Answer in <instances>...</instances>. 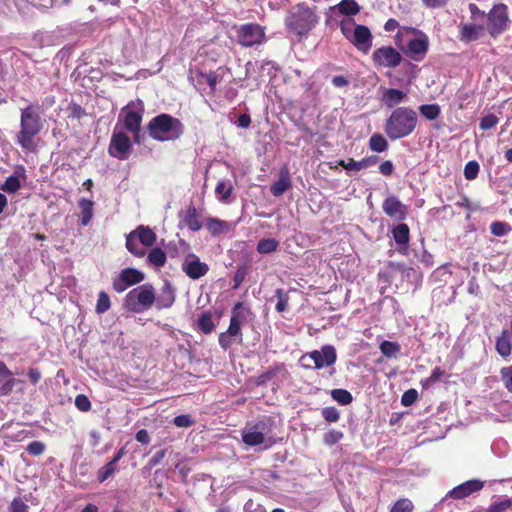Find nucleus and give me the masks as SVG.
<instances>
[{
  "label": "nucleus",
  "instance_id": "nucleus-1",
  "mask_svg": "<svg viewBox=\"0 0 512 512\" xmlns=\"http://www.w3.org/2000/svg\"><path fill=\"white\" fill-rule=\"evenodd\" d=\"M44 122L39 107L29 105L21 109L20 130L16 134V143L27 153L37 149L36 136L41 132Z\"/></svg>",
  "mask_w": 512,
  "mask_h": 512
},
{
  "label": "nucleus",
  "instance_id": "nucleus-2",
  "mask_svg": "<svg viewBox=\"0 0 512 512\" xmlns=\"http://www.w3.org/2000/svg\"><path fill=\"white\" fill-rule=\"evenodd\" d=\"M418 116L410 107H396L386 119L384 131L390 140H398L412 134L417 126Z\"/></svg>",
  "mask_w": 512,
  "mask_h": 512
},
{
  "label": "nucleus",
  "instance_id": "nucleus-3",
  "mask_svg": "<svg viewBox=\"0 0 512 512\" xmlns=\"http://www.w3.org/2000/svg\"><path fill=\"white\" fill-rule=\"evenodd\" d=\"M318 22L319 17L315 8H311L304 3L292 7L285 18L288 31L300 37H306Z\"/></svg>",
  "mask_w": 512,
  "mask_h": 512
},
{
  "label": "nucleus",
  "instance_id": "nucleus-4",
  "mask_svg": "<svg viewBox=\"0 0 512 512\" xmlns=\"http://www.w3.org/2000/svg\"><path fill=\"white\" fill-rule=\"evenodd\" d=\"M147 129L154 140L164 142L178 139L184 127L179 119L163 113L152 118Z\"/></svg>",
  "mask_w": 512,
  "mask_h": 512
},
{
  "label": "nucleus",
  "instance_id": "nucleus-5",
  "mask_svg": "<svg viewBox=\"0 0 512 512\" xmlns=\"http://www.w3.org/2000/svg\"><path fill=\"white\" fill-rule=\"evenodd\" d=\"M340 30L345 39L358 51L364 54H367L370 51L373 36L367 26L356 24L352 18H346L341 20Z\"/></svg>",
  "mask_w": 512,
  "mask_h": 512
},
{
  "label": "nucleus",
  "instance_id": "nucleus-6",
  "mask_svg": "<svg viewBox=\"0 0 512 512\" xmlns=\"http://www.w3.org/2000/svg\"><path fill=\"white\" fill-rule=\"evenodd\" d=\"M272 426L271 419H264L251 427L245 428L242 432L243 442L248 446L262 445L263 449L270 448L275 443Z\"/></svg>",
  "mask_w": 512,
  "mask_h": 512
},
{
  "label": "nucleus",
  "instance_id": "nucleus-7",
  "mask_svg": "<svg viewBox=\"0 0 512 512\" xmlns=\"http://www.w3.org/2000/svg\"><path fill=\"white\" fill-rule=\"evenodd\" d=\"M155 291L152 285L143 284L130 290L123 301V306L130 312L143 313L154 304Z\"/></svg>",
  "mask_w": 512,
  "mask_h": 512
},
{
  "label": "nucleus",
  "instance_id": "nucleus-8",
  "mask_svg": "<svg viewBox=\"0 0 512 512\" xmlns=\"http://www.w3.org/2000/svg\"><path fill=\"white\" fill-rule=\"evenodd\" d=\"M238 43L243 47H253L266 42L265 29L256 23L241 25L237 30Z\"/></svg>",
  "mask_w": 512,
  "mask_h": 512
},
{
  "label": "nucleus",
  "instance_id": "nucleus-9",
  "mask_svg": "<svg viewBox=\"0 0 512 512\" xmlns=\"http://www.w3.org/2000/svg\"><path fill=\"white\" fill-rule=\"evenodd\" d=\"M508 8L505 4L494 5L487 14V30L492 37L502 34L509 21Z\"/></svg>",
  "mask_w": 512,
  "mask_h": 512
},
{
  "label": "nucleus",
  "instance_id": "nucleus-10",
  "mask_svg": "<svg viewBox=\"0 0 512 512\" xmlns=\"http://www.w3.org/2000/svg\"><path fill=\"white\" fill-rule=\"evenodd\" d=\"M143 105L139 102L137 105L130 104L124 110V127L133 134L135 143H140L139 131L142 123Z\"/></svg>",
  "mask_w": 512,
  "mask_h": 512
},
{
  "label": "nucleus",
  "instance_id": "nucleus-11",
  "mask_svg": "<svg viewBox=\"0 0 512 512\" xmlns=\"http://www.w3.org/2000/svg\"><path fill=\"white\" fill-rule=\"evenodd\" d=\"M372 60L375 66L394 68L400 64L402 56L392 46H383L373 52Z\"/></svg>",
  "mask_w": 512,
  "mask_h": 512
},
{
  "label": "nucleus",
  "instance_id": "nucleus-12",
  "mask_svg": "<svg viewBox=\"0 0 512 512\" xmlns=\"http://www.w3.org/2000/svg\"><path fill=\"white\" fill-rule=\"evenodd\" d=\"M131 149V141L129 137L122 131H113L109 144V154L119 160H126L129 157Z\"/></svg>",
  "mask_w": 512,
  "mask_h": 512
},
{
  "label": "nucleus",
  "instance_id": "nucleus-13",
  "mask_svg": "<svg viewBox=\"0 0 512 512\" xmlns=\"http://www.w3.org/2000/svg\"><path fill=\"white\" fill-rule=\"evenodd\" d=\"M181 269L190 279L197 280L208 273L209 266L196 254L188 253L181 264Z\"/></svg>",
  "mask_w": 512,
  "mask_h": 512
},
{
  "label": "nucleus",
  "instance_id": "nucleus-14",
  "mask_svg": "<svg viewBox=\"0 0 512 512\" xmlns=\"http://www.w3.org/2000/svg\"><path fill=\"white\" fill-rule=\"evenodd\" d=\"M144 280V274L134 268H125L113 280V289L118 292H124L128 287L138 284Z\"/></svg>",
  "mask_w": 512,
  "mask_h": 512
},
{
  "label": "nucleus",
  "instance_id": "nucleus-15",
  "mask_svg": "<svg viewBox=\"0 0 512 512\" xmlns=\"http://www.w3.org/2000/svg\"><path fill=\"white\" fill-rule=\"evenodd\" d=\"M245 319L244 315V306L242 303L238 302L234 305L231 317H230V323L228 326V329L225 331L229 335L234 336L237 343L240 344L243 341V334H242V324Z\"/></svg>",
  "mask_w": 512,
  "mask_h": 512
},
{
  "label": "nucleus",
  "instance_id": "nucleus-16",
  "mask_svg": "<svg viewBox=\"0 0 512 512\" xmlns=\"http://www.w3.org/2000/svg\"><path fill=\"white\" fill-rule=\"evenodd\" d=\"M484 487V482L478 479L468 480L466 482L461 483L460 485L454 487L450 490L446 496L447 498H452L454 500H461L466 497H469L473 493L479 492Z\"/></svg>",
  "mask_w": 512,
  "mask_h": 512
},
{
  "label": "nucleus",
  "instance_id": "nucleus-17",
  "mask_svg": "<svg viewBox=\"0 0 512 512\" xmlns=\"http://www.w3.org/2000/svg\"><path fill=\"white\" fill-rule=\"evenodd\" d=\"M316 369L332 366L337 359L336 349L332 345H325L320 350H313L309 353Z\"/></svg>",
  "mask_w": 512,
  "mask_h": 512
},
{
  "label": "nucleus",
  "instance_id": "nucleus-18",
  "mask_svg": "<svg viewBox=\"0 0 512 512\" xmlns=\"http://www.w3.org/2000/svg\"><path fill=\"white\" fill-rule=\"evenodd\" d=\"M427 50L428 38L425 35H421L418 38L410 39L404 52L414 61H420L426 55Z\"/></svg>",
  "mask_w": 512,
  "mask_h": 512
},
{
  "label": "nucleus",
  "instance_id": "nucleus-19",
  "mask_svg": "<svg viewBox=\"0 0 512 512\" xmlns=\"http://www.w3.org/2000/svg\"><path fill=\"white\" fill-rule=\"evenodd\" d=\"M386 215L396 220H404L407 216V207L396 197H387L382 205Z\"/></svg>",
  "mask_w": 512,
  "mask_h": 512
},
{
  "label": "nucleus",
  "instance_id": "nucleus-20",
  "mask_svg": "<svg viewBox=\"0 0 512 512\" xmlns=\"http://www.w3.org/2000/svg\"><path fill=\"white\" fill-rule=\"evenodd\" d=\"M25 179L26 169L24 166L19 165L15 168L14 173L6 178L0 188L7 193H15L21 188V180Z\"/></svg>",
  "mask_w": 512,
  "mask_h": 512
},
{
  "label": "nucleus",
  "instance_id": "nucleus-21",
  "mask_svg": "<svg viewBox=\"0 0 512 512\" xmlns=\"http://www.w3.org/2000/svg\"><path fill=\"white\" fill-rule=\"evenodd\" d=\"M407 100V93L396 88L384 89L381 96L382 103L388 108L396 107L402 103L407 102Z\"/></svg>",
  "mask_w": 512,
  "mask_h": 512
},
{
  "label": "nucleus",
  "instance_id": "nucleus-22",
  "mask_svg": "<svg viewBox=\"0 0 512 512\" xmlns=\"http://www.w3.org/2000/svg\"><path fill=\"white\" fill-rule=\"evenodd\" d=\"M291 188V179L287 166H283L279 171V179L270 187L273 196L280 197Z\"/></svg>",
  "mask_w": 512,
  "mask_h": 512
},
{
  "label": "nucleus",
  "instance_id": "nucleus-23",
  "mask_svg": "<svg viewBox=\"0 0 512 512\" xmlns=\"http://www.w3.org/2000/svg\"><path fill=\"white\" fill-rule=\"evenodd\" d=\"M175 301V291L170 282L166 281L161 289L158 296L155 295V301L157 309L169 308Z\"/></svg>",
  "mask_w": 512,
  "mask_h": 512
},
{
  "label": "nucleus",
  "instance_id": "nucleus-24",
  "mask_svg": "<svg viewBox=\"0 0 512 512\" xmlns=\"http://www.w3.org/2000/svg\"><path fill=\"white\" fill-rule=\"evenodd\" d=\"M484 26L478 24H461L460 40L463 42H472L478 40L484 34Z\"/></svg>",
  "mask_w": 512,
  "mask_h": 512
},
{
  "label": "nucleus",
  "instance_id": "nucleus-25",
  "mask_svg": "<svg viewBox=\"0 0 512 512\" xmlns=\"http://www.w3.org/2000/svg\"><path fill=\"white\" fill-rule=\"evenodd\" d=\"M15 385V379L12 372L6 364L0 361V395L9 394Z\"/></svg>",
  "mask_w": 512,
  "mask_h": 512
},
{
  "label": "nucleus",
  "instance_id": "nucleus-26",
  "mask_svg": "<svg viewBox=\"0 0 512 512\" xmlns=\"http://www.w3.org/2000/svg\"><path fill=\"white\" fill-rule=\"evenodd\" d=\"M379 158L377 156H369L363 158L360 161H355L353 159H349L347 162L341 160L339 165L348 171H360L362 169L368 168L370 166L375 165L378 162Z\"/></svg>",
  "mask_w": 512,
  "mask_h": 512
},
{
  "label": "nucleus",
  "instance_id": "nucleus-27",
  "mask_svg": "<svg viewBox=\"0 0 512 512\" xmlns=\"http://www.w3.org/2000/svg\"><path fill=\"white\" fill-rule=\"evenodd\" d=\"M139 243L144 247H151L156 242V234L149 228L143 225L138 226L132 231Z\"/></svg>",
  "mask_w": 512,
  "mask_h": 512
},
{
  "label": "nucleus",
  "instance_id": "nucleus-28",
  "mask_svg": "<svg viewBox=\"0 0 512 512\" xmlns=\"http://www.w3.org/2000/svg\"><path fill=\"white\" fill-rule=\"evenodd\" d=\"M512 332L503 330L496 340V351L504 358L510 356L512 349Z\"/></svg>",
  "mask_w": 512,
  "mask_h": 512
},
{
  "label": "nucleus",
  "instance_id": "nucleus-29",
  "mask_svg": "<svg viewBox=\"0 0 512 512\" xmlns=\"http://www.w3.org/2000/svg\"><path fill=\"white\" fill-rule=\"evenodd\" d=\"M332 11H338L345 16H354L360 12V6L355 0H341L335 6L330 7Z\"/></svg>",
  "mask_w": 512,
  "mask_h": 512
},
{
  "label": "nucleus",
  "instance_id": "nucleus-30",
  "mask_svg": "<svg viewBox=\"0 0 512 512\" xmlns=\"http://www.w3.org/2000/svg\"><path fill=\"white\" fill-rule=\"evenodd\" d=\"M205 227L213 236L227 233L230 230L229 223L218 218H208Z\"/></svg>",
  "mask_w": 512,
  "mask_h": 512
},
{
  "label": "nucleus",
  "instance_id": "nucleus-31",
  "mask_svg": "<svg viewBox=\"0 0 512 512\" xmlns=\"http://www.w3.org/2000/svg\"><path fill=\"white\" fill-rule=\"evenodd\" d=\"M78 206L81 210L80 223L82 226H87L93 217V201L82 198L78 202Z\"/></svg>",
  "mask_w": 512,
  "mask_h": 512
},
{
  "label": "nucleus",
  "instance_id": "nucleus-32",
  "mask_svg": "<svg viewBox=\"0 0 512 512\" xmlns=\"http://www.w3.org/2000/svg\"><path fill=\"white\" fill-rule=\"evenodd\" d=\"M183 222L192 231H198L202 228V223L198 218V213L195 207H189L187 209Z\"/></svg>",
  "mask_w": 512,
  "mask_h": 512
},
{
  "label": "nucleus",
  "instance_id": "nucleus-33",
  "mask_svg": "<svg viewBox=\"0 0 512 512\" xmlns=\"http://www.w3.org/2000/svg\"><path fill=\"white\" fill-rule=\"evenodd\" d=\"M392 235L398 245L406 246L409 242V227L404 223H400L393 228Z\"/></svg>",
  "mask_w": 512,
  "mask_h": 512
},
{
  "label": "nucleus",
  "instance_id": "nucleus-34",
  "mask_svg": "<svg viewBox=\"0 0 512 512\" xmlns=\"http://www.w3.org/2000/svg\"><path fill=\"white\" fill-rule=\"evenodd\" d=\"M197 326L201 332L204 334H209L215 329V324L212 319V314L210 312H203L198 320Z\"/></svg>",
  "mask_w": 512,
  "mask_h": 512
},
{
  "label": "nucleus",
  "instance_id": "nucleus-35",
  "mask_svg": "<svg viewBox=\"0 0 512 512\" xmlns=\"http://www.w3.org/2000/svg\"><path fill=\"white\" fill-rule=\"evenodd\" d=\"M138 239L130 232L126 237V248L136 257H143L146 253L145 249L138 244Z\"/></svg>",
  "mask_w": 512,
  "mask_h": 512
},
{
  "label": "nucleus",
  "instance_id": "nucleus-36",
  "mask_svg": "<svg viewBox=\"0 0 512 512\" xmlns=\"http://www.w3.org/2000/svg\"><path fill=\"white\" fill-rule=\"evenodd\" d=\"M369 148L377 153L387 150L388 142L382 134L375 133L369 139Z\"/></svg>",
  "mask_w": 512,
  "mask_h": 512
},
{
  "label": "nucleus",
  "instance_id": "nucleus-37",
  "mask_svg": "<svg viewBox=\"0 0 512 512\" xmlns=\"http://www.w3.org/2000/svg\"><path fill=\"white\" fill-rule=\"evenodd\" d=\"M381 353L387 358H394L400 352V345L397 342L384 340L380 346Z\"/></svg>",
  "mask_w": 512,
  "mask_h": 512
},
{
  "label": "nucleus",
  "instance_id": "nucleus-38",
  "mask_svg": "<svg viewBox=\"0 0 512 512\" xmlns=\"http://www.w3.org/2000/svg\"><path fill=\"white\" fill-rule=\"evenodd\" d=\"M150 264L155 267H162L166 262V253L161 248H153L147 257Z\"/></svg>",
  "mask_w": 512,
  "mask_h": 512
},
{
  "label": "nucleus",
  "instance_id": "nucleus-39",
  "mask_svg": "<svg viewBox=\"0 0 512 512\" xmlns=\"http://www.w3.org/2000/svg\"><path fill=\"white\" fill-rule=\"evenodd\" d=\"M419 112L428 120H435L440 115V107L437 104H424L419 107Z\"/></svg>",
  "mask_w": 512,
  "mask_h": 512
},
{
  "label": "nucleus",
  "instance_id": "nucleus-40",
  "mask_svg": "<svg viewBox=\"0 0 512 512\" xmlns=\"http://www.w3.org/2000/svg\"><path fill=\"white\" fill-rule=\"evenodd\" d=\"M278 245V241L273 238L261 239L257 244V251L260 254H269L274 252Z\"/></svg>",
  "mask_w": 512,
  "mask_h": 512
},
{
  "label": "nucleus",
  "instance_id": "nucleus-41",
  "mask_svg": "<svg viewBox=\"0 0 512 512\" xmlns=\"http://www.w3.org/2000/svg\"><path fill=\"white\" fill-rule=\"evenodd\" d=\"M331 397L341 405H348L353 400L351 393L345 389H333Z\"/></svg>",
  "mask_w": 512,
  "mask_h": 512
},
{
  "label": "nucleus",
  "instance_id": "nucleus-42",
  "mask_svg": "<svg viewBox=\"0 0 512 512\" xmlns=\"http://www.w3.org/2000/svg\"><path fill=\"white\" fill-rule=\"evenodd\" d=\"M111 302L110 297L104 291L99 292L98 299L95 307V311L97 314H104L110 309Z\"/></svg>",
  "mask_w": 512,
  "mask_h": 512
},
{
  "label": "nucleus",
  "instance_id": "nucleus-43",
  "mask_svg": "<svg viewBox=\"0 0 512 512\" xmlns=\"http://www.w3.org/2000/svg\"><path fill=\"white\" fill-rule=\"evenodd\" d=\"M232 189H233V186L231 183L226 182V181H219L215 188V192H216L219 200L226 201L229 198V196L231 195Z\"/></svg>",
  "mask_w": 512,
  "mask_h": 512
},
{
  "label": "nucleus",
  "instance_id": "nucleus-44",
  "mask_svg": "<svg viewBox=\"0 0 512 512\" xmlns=\"http://www.w3.org/2000/svg\"><path fill=\"white\" fill-rule=\"evenodd\" d=\"M116 472V465L114 462L109 461L102 468L98 470L97 479L99 482H104Z\"/></svg>",
  "mask_w": 512,
  "mask_h": 512
},
{
  "label": "nucleus",
  "instance_id": "nucleus-45",
  "mask_svg": "<svg viewBox=\"0 0 512 512\" xmlns=\"http://www.w3.org/2000/svg\"><path fill=\"white\" fill-rule=\"evenodd\" d=\"M490 231L493 235L501 237L511 231V226L505 222L495 221L491 223Z\"/></svg>",
  "mask_w": 512,
  "mask_h": 512
},
{
  "label": "nucleus",
  "instance_id": "nucleus-46",
  "mask_svg": "<svg viewBox=\"0 0 512 512\" xmlns=\"http://www.w3.org/2000/svg\"><path fill=\"white\" fill-rule=\"evenodd\" d=\"M480 166L477 161L471 160L466 163L464 167V177L465 179L471 181L474 180L479 173Z\"/></svg>",
  "mask_w": 512,
  "mask_h": 512
},
{
  "label": "nucleus",
  "instance_id": "nucleus-47",
  "mask_svg": "<svg viewBox=\"0 0 512 512\" xmlns=\"http://www.w3.org/2000/svg\"><path fill=\"white\" fill-rule=\"evenodd\" d=\"M275 295L278 299V302L276 304V310L278 312H284L288 306V294L283 289H277L275 292Z\"/></svg>",
  "mask_w": 512,
  "mask_h": 512
},
{
  "label": "nucleus",
  "instance_id": "nucleus-48",
  "mask_svg": "<svg viewBox=\"0 0 512 512\" xmlns=\"http://www.w3.org/2000/svg\"><path fill=\"white\" fill-rule=\"evenodd\" d=\"M343 436V432L332 429L325 433L323 441L326 445L332 446L338 443L343 438Z\"/></svg>",
  "mask_w": 512,
  "mask_h": 512
},
{
  "label": "nucleus",
  "instance_id": "nucleus-49",
  "mask_svg": "<svg viewBox=\"0 0 512 512\" xmlns=\"http://www.w3.org/2000/svg\"><path fill=\"white\" fill-rule=\"evenodd\" d=\"M413 504L408 499L398 500L392 507L390 512H412Z\"/></svg>",
  "mask_w": 512,
  "mask_h": 512
},
{
  "label": "nucleus",
  "instance_id": "nucleus-50",
  "mask_svg": "<svg viewBox=\"0 0 512 512\" xmlns=\"http://www.w3.org/2000/svg\"><path fill=\"white\" fill-rule=\"evenodd\" d=\"M173 423L177 427L188 428L195 423V420L189 414H181L173 419Z\"/></svg>",
  "mask_w": 512,
  "mask_h": 512
},
{
  "label": "nucleus",
  "instance_id": "nucleus-51",
  "mask_svg": "<svg viewBox=\"0 0 512 512\" xmlns=\"http://www.w3.org/2000/svg\"><path fill=\"white\" fill-rule=\"evenodd\" d=\"M28 510L29 506L20 497L14 498L8 507L9 512H28Z\"/></svg>",
  "mask_w": 512,
  "mask_h": 512
},
{
  "label": "nucleus",
  "instance_id": "nucleus-52",
  "mask_svg": "<svg viewBox=\"0 0 512 512\" xmlns=\"http://www.w3.org/2000/svg\"><path fill=\"white\" fill-rule=\"evenodd\" d=\"M498 121L499 119L497 116H495L494 114H488L482 117L479 126L482 130H489L495 127Z\"/></svg>",
  "mask_w": 512,
  "mask_h": 512
},
{
  "label": "nucleus",
  "instance_id": "nucleus-53",
  "mask_svg": "<svg viewBox=\"0 0 512 512\" xmlns=\"http://www.w3.org/2000/svg\"><path fill=\"white\" fill-rule=\"evenodd\" d=\"M321 414L330 423L337 422L340 418V414L335 407H325L322 409Z\"/></svg>",
  "mask_w": 512,
  "mask_h": 512
},
{
  "label": "nucleus",
  "instance_id": "nucleus-54",
  "mask_svg": "<svg viewBox=\"0 0 512 512\" xmlns=\"http://www.w3.org/2000/svg\"><path fill=\"white\" fill-rule=\"evenodd\" d=\"M218 341H219L220 347L224 351H227L232 346L233 343H235V342L237 343L235 337L229 335L227 332L220 333Z\"/></svg>",
  "mask_w": 512,
  "mask_h": 512
},
{
  "label": "nucleus",
  "instance_id": "nucleus-55",
  "mask_svg": "<svg viewBox=\"0 0 512 512\" xmlns=\"http://www.w3.org/2000/svg\"><path fill=\"white\" fill-rule=\"evenodd\" d=\"M75 406L82 412H87L91 409V402L84 394H79L75 398Z\"/></svg>",
  "mask_w": 512,
  "mask_h": 512
},
{
  "label": "nucleus",
  "instance_id": "nucleus-56",
  "mask_svg": "<svg viewBox=\"0 0 512 512\" xmlns=\"http://www.w3.org/2000/svg\"><path fill=\"white\" fill-rule=\"evenodd\" d=\"M26 449L29 454L39 456L45 451V445L40 441H32L28 444Z\"/></svg>",
  "mask_w": 512,
  "mask_h": 512
},
{
  "label": "nucleus",
  "instance_id": "nucleus-57",
  "mask_svg": "<svg viewBox=\"0 0 512 512\" xmlns=\"http://www.w3.org/2000/svg\"><path fill=\"white\" fill-rule=\"evenodd\" d=\"M417 397L418 393L415 389L407 390L401 397V403L403 406H410L416 401Z\"/></svg>",
  "mask_w": 512,
  "mask_h": 512
},
{
  "label": "nucleus",
  "instance_id": "nucleus-58",
  "mask_svg": "<svg viewBox=\"0 0 512 512\" xmlns=\"http://www.w3.org/2000/svg\"><path fill=\"white\" fill-rule=\"evenodd\" d=\"M501 376L505 387L512 392V366L502 368Z\"/></svg>",
  "mask_w": 512,
  "mask_h": 512
},
{
  "label": "nucleus",
  "instance_id": "nucleus-59",
  "mask_svg": "<svg viewBox=\"0 0 512 512\" xmlns=\"http://www.w3.org/2000/svg\"><path fill=\"white\" fill-rule=\"evenodd\" d=\"M69 117L75 118V119H81L83 116L86 115L85 110L76 103H72L69 106Z\"/></svg>",
  "mask_w": 512,
  "mask_h": 512
},
{
  "label": "nucleus",
  "instance_id": "nucleus-60",
  "mask_svg": "<svg viewBox=\"0 0 512 512\" xmlns=\"http://www.w3.org/2000/svg\"><path fill=\"white\" fill-rule=\"evenodd\" d=\"M423 5L427 8L436 9L444 7L448 0H421Z\"/></svg>",
  "mask_w": 512,
  "mask_h": 512
},
{
  "label": "nucleus",
  "instance_id": "nucleus-61",
  "mask_svg": "<svg viewBox=\"0 0 512 512\" xmlns=\"http://www.w3.org/2000/svg\"><path fill=\"white\" fill-rule=\"evenodd\" d=\"M394 171L393 163L390 160L384 161L379 166V172L385 176H390Z\"/></svg>",
  "mask_w": 512,
  "mask_h": 512
},
{
  "label": "nucleus",
  "instance_id": "nucleus-62",
  "mask_svg": "<svg viewBox=\"0 0 512 512\" xmlns=\"http://www.w3.org/2000/svg\"><path fill=\"white\" fill-rule=\"evenodd\" d=\"M165 455H166V451L164 449L156 452L152 456V458L149 460V463H148L149 466L154 467V466L158 465L163 460Z\"/></svg>",
  "mask_w": 512,
  "mask_h": 512
},
{
  "label": "nucleus",
  "instance_id": "nucleus-63",
  "mask_svg": "<svg viewBox=\"0 0 512 512\" xmlns=\"http://www.w3.org/2000/svg\"><path fill=\"white\" fill-rule=\"evenodd\" d=\"M204 78L212 90H215L218 83V76L215 72H209L204 75Z\"/></svg>",
  "mask_w": 512,
  "mask_h": 512
},
{
  "label": "nucleus",
  "instance_id": "nucleus-64",
  "mask_svg": "<svg viewBox=\"0 0 512 512\" xmlns=\"http://www.w3.org/2000/svg\"><path fill=\"white\" fill-rule=\"evenodd\" d=\"M331 82L337 88H342L349 84V80L345 76H342V75L334 76L331 79Z\"/></svg>",
  "mask_w": 512,
  "mask_h": 512
}]
</instances>
